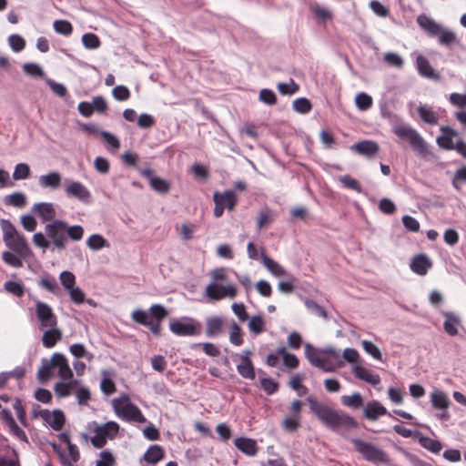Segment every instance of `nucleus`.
Segmentation results:
<instances>
[{"instance_id": "1", "label": "nucleus", "mask_w": 466, "mask_h": 466, "mask_svg": "<svg viewBox=\"0 0 466 466\" xmlns=\"http://www.w3.org/2000/svg\"><path fill=\"white\" fill-rule=\"evenodd\" d=\"M306 400L310 412L326 427L333 431L357 428V421L346 412L334 410L329 405L319 402L317 398L312 395L309 396Z\"/></svg>"}, {"instance_id": "2", "label": "nucleus", "mask_w": 466, "mask_h": 466, "mask_svg": "<svg viewBox=\"0 0 466 466\" xmlns=\"http://www.w3.org/2000/svg\"><path fill=\"white\" fill-rule=\"evenodd\" d=\"M0 227L3 231V240L15 253L22 257H29L32 255L25 237L19 233L14 224L8 219H1Z\"/></svg>"}, {"instance_id": "3", "label": "nucleus", "mask_w": 466, "mask_h": 466, "mask_svg": "<svg viewBox=\"0 0 466 466\" xmlns=\"http://www.w3.org/2000/svg\"><path fill=\"white\" fill-rule=\"evenodd\" d=\"M112 405L116 416L123 420L139 423L147 421V419L141 412L140 409L130 401V399L127 394L114 399Z\"/></svg>"}, {"instance_id": "4", "label": "nucleus", "mask_w": 466, "mask_h": 466, "mask_svg": "<svg viewBox=\"0 0 466 466\" xmlns=\"http://www.w3.org/2000/svg\"><path fill=\"white\" fill-rule=\"evenodd\" d=\"M393 132L400 138L408 140L411 148L420 156L427 157L431 154L428 144L413 127L410 126H396L393 127Z\"/></svg>"}, {"instance_id": "5", "label": "nucleus", "mask_w": 466, "mask_h": 466, "mask_svg": "<svg viewBox=\"0 0 466 466\" xmlns=\"http://www.w3.org/2000/svg\"><path fill=\"white\" fill-rule=\"evenodd\" d=\"M351 442L354 445L355 451L360 453L366 461L374 464H388L390 462V458L387 452L374 444L366 442L360 439H352Z\"/></svg>"}, {"instance_id": "6", "label": "nucleus", "mask_w": 466, "mask_h": 466, "mask_svg": "<svg viewBox=\"0 0 466 466\" xmlns=\"http://www.w3.org/2000/svg\"><path fill=\"white\" fill-rule=\"evenodd\" d=\"M119 424L116 421H107L94 429L95 435L91 438L92 445L96 449H102L107 440H114L119 431Z\"/></svg>"}, {"instance_id": "7", "label": "nucleus", "mask_w": 466, "mask_h": 466, "mask_svg": "<svg viewBox=\"0 0 466 466\" xmlns=\"http://www.w3.org/2000/svg\"><path fill=\"white\" fill-rule=\"evenodd\" d=\"M45 233L54 246V249L64 250L66 248L65 220L55 219L45 227Z\"/></svg>"}, {"instance_id": "8", "label": "nucleus", "mask_w": 466, "mask_h": 466, "mask_svg": "<svg viewBox=\"0 0 466 466\" xmlns=\"http://www.w3.org/2000/svg\"><path fill=\"white\" fill-rule=\"evenodd\" d=\"M33 416L41 417L54 431H61L66 423V417L61 410L50 411L48 410L34 409Z\"/></svg>"}, {"instance_id": "9", "label": "nucleus", "mask_w": 466, "mask_h": 466, "mask_svg": "<svg viewBox=\"0 0 466 466\" xmlns=\"http://www.w3.org/2000/svg\"><path fill=\"white\" fill-rule=\"evenodd\" d=\"M305 355L313 366L326 372H333L337 368L343 365L341 361H339L338 365H335L331 361L322 358L319 351L309 344L306 345L305 347Z\"/></svg>"}, {"instance_id": "10", "label": "nucleus", "mask_w": 466, "mask_h": 466, "mask_svg": "<svg viewBox=\"0 0 466 466\" xmlns=\"http://www.w3.org/2000/svg\"><path fill=\"white\" fill-rule=\"evenodd\" d=\"M167 316V309L160 304L152 305L148 311L136 309L131 313L132 320H164Z\"/></svg>"}, {"instance_id": "11", "label": "nucleus", "mask_w": 466, "mask_h": 466, "mask_svg": "<svg viewBox=\"0 0 466 466\" xmlns=\"http://www.w3.org/2000/svg\"><path fill=\"white\" fill-rule=\"evenodd\" d=\"M66 182H67L68 185L65 192L68 198H74L85 204L89 203L91 194L85 185L79 181H71L69 179H66Z\"/></svg>"}, {"instance_id": "12", "label": "nucleus", "mask_w": 466, "mask_h": 466, "mask_svg": "<svg viewBox=\"0 0 466 466\" xmlns=\"http://www.w3.org/2000/svg\"><path fill=\"white\" fill-rule=\"evenodd\" d=\"M138 171L143 177L148 180L154 191L159 194H167L170 190L169 182L160 177L155 176L151 168H139Z\"/></svg>"}, {"instance_id": "13", "label": "nucleus", "mask_w": 466, "mask_h": 466, "mask_svg": "<svg viewBox=\"0 0 466 466\" xmlns=\"http://www.w3.org/2000/svg\"><path fill=\"white\" fill-rule=\"evenodd\" d=\"M350 149L360 156H363L370 159L379 153L380 146L374 140L364 139L351 145Z\"/></svg>"}, {"instance_id": "14", "label": "nucleus", "mask_w": 466, "mask_h": 466, "mask_svg": "<svg viewBox=\"0 0 466 466\" xmlns=\"http://www.w3.org/2000/svg\"><path fill=\"white\" fill-rule=\"evenodd\" d=\"M169 328L177 336H195L201 332L199 322H170Z\"/></svg>"}, {"instance_id": "15", "label": "nucleus", "mask_w": 466, "mask_h": 466, "mask_svg": "<svg viewBox=\"0 0 466 466\" xmlns=\"http://www.w3.org/2000/svg\"><path fill=\"white\" fill-rule=\"evenodd\" d=\"M441 135L437 137L436 143L440 148L444 150H453V138L459 136V133L450 126H442L440 128Z\"/></svg>"}, {"instance_id": "16", "label": "nucleus", "mask_w": 466, "mask_h": 466, "mask_svg": "<svg viewBox=\"0 0 466 466\" xmlns=\"http://www.w3.org/2000/svg\"><path fill=\"white\" fill-rule=\"evenodd\" d=\"M251 351L245 350L240 355V362L237 366L239 375L245 379L254 380L256 377L255 369L250 360Z\"/></svg>"}, {"instance_id": "17", "label": "nucleus", "mask_w": 466, "mask_h": 466, "mask_svg": "<svg viewBox=\"0 0 466 466\" xmlns=\"http://www.w3.org/2000/svg\"><path fill=\"white\" fill-rule=\"evenodd\" d=\"M416 69L418 73L426 78L440 81L441 76L431 66L429 60L422 55H419L416 58Z\"/></svg>"}, {"instance_id": "18", "label": "nucleus", "mask_w": 466, "mask_h": 466, "mask_svg": "<svg viewBox=\"0 0 466 466\" xmlns=\"http://www.w3.org/2000/svg\"><path fill=\"white\" fill-rule=\"evenodd\" d=\"M32 213H36L43 222H52L56 216L53 203L39 202L35 203L32 208Z\"/></svg>"}, {"instance_id": "19", "label": "nucleus", "mask_w": 466, "mask_h": 466, "mask_svg": "<svg viewBox=\"0 0 466 466\" xmlns=\"http://www.w3.org/2000/svg\"><path fill=\"white\" fill-rule=\"evenodd\" d=\"M352 372L357 379L361 380L372 386H377L381 381L379 374L373 373L371 370L361 365H355L353 367Z\"/></svg>"}, {"instance_id": "20", "label": "nucleus", "mask_w": 466, "mask_h": 466, "mask_svg": "<svg viewBox=\"0 0 466 466\" xmlns=\"http://www.w3.org/2000/svg\"><path fill=\"white\" fill-rule=\"evenodd\" d=\"M52 365H55V370H57L58 376L63 380H67L68 379L73 378V371L71 370L68 362L64 355L55 353L53 355Z\"/></svg>"}, {"instance_id": "21", "label": "nucleus", "mask_w": 466, "mask_h": 466, "mask_svg": "<svg viewBox=\"0 0 466 466\" xmlns=\"http://www.w3.org/2000/svg\"><path fill=\"white\" fill-rule=\"evenodd\" d=\"M387 413V409L377 400L369 401L363 410V415L369 420H376Z\"/></svg>"}, {"instance_id": "22", "label": "nucleus", "mask_w": 466, "mask_h": 466, "mask_svg": "<svg viewBox=\"0 0 466 466\" xmlns=\"http://www.w3.org/2000/svg\"><path fill=\"white\" fill-rule=\"evenodd\" d=\"M410 269L418 275H425L431 267L430 258L425 254L415 256L410 262Z\"/></svg>"}, {"instance_id": "23", "label": "nucleus", "mask_w": 466, "mask_h": 466, "mask_svg": "<svg viewBox=\"0 0 466 466\" xmlns=\"http://www.w3.org/2000/svg\"><path fill=\"white\" fill-rule=\"evenodd\" d=\"M39 185L43 188L57 189L61 186L62 176L57 171H52L39 177Z\"/></svg>"}, {"instance_id": "24", "label": "nucleus", "mask_w": 466, "mask_h": 466, "mask_svg": "<svg viewBox=\"0 0 466 466\" xmlns=\"http://www.w3.org/2000/svg\"><path fill=\"white\" fill-rule=\"evenodd\" d=\"M417 23L431 36H437L441 30V25L426 15H420Z\"/></svg>"}, {"instance_id": "25", "label": "nucleus", "mask_w": 466, "mask_h": 466, "mask_svg": "<svg viewBox=\"0 0 466 466\" xmlns=\"http://www.w3.org/2000/svg\"><path fill=\"white\" fill-rule=\"evenodd\" d=\"M263 266L275 277H281L286 274V269L273 258H269L263 250L259 255Z\"/></svg>"}, {"instance_id": "26", "label": "nucleus", "mask_w": 466, "mask_h": 466, "mask_svg": "<svg viewBox=\"0 0 466 466\" xmlns=\"http://www.w3.org/2000/svg\"><path fill=\"white\" fill-rule=\"evenodd\" d=\"M234 443L240 451L248 456H255L258 452V445L253 439L240 437L237 438Z\"/></svg>"}, {"instance_id": "27", "label": "nucleus", "mask_w": 466, "mask_h": 466, "mask_svg": "<svg viewBox=\"0 0 466 466\" xmlns=\"http://www.w3.org/2000/svg\"><path fill=\"white\" fill-rule=\"evenodd\" d=\"M432 406L437 410H446L449 408L450 400L448 396L441 390H435L431 394Z\"/></svg>"}, {"instance_id": "28", "label": "nucleus", "mask_w": 466, "mask_h": 466, "mask_svg": "<svg viewBox=\"0 0 466 466\" xmlns=\"http://www.w3.org/2000/svg\"><path fill=\"white\" fill-rule=\"evenodd\" d=\"M417 111L423 122L430 125H436L438 123V114L427 105H420Z\"/></svg>"}, {"instance_id": "29", "label": "nucleus", "mask_w": 466, "mask_h": 466, "mask_svg": "<svg viewBox=\"0 0 466 466\" xmlns=\"http://www.w3.org/2000/svg\"><path fill=\"white\" fill-rule=\"evenodd\" d=\"M165 456L164 450L159 445H153L148 448V450L144 454V460L152 464L157 463L161 461Z\"/></svg>"}, {"instance_id": "30", "label": "nucleus", "mask_w": 466, "mask_h": 466, "mask_svg": "<svg viewBox=\"0 0 466 466\" xmlns=\"http://www.w3.org/2000/svg\"><path fill=\"white\" fill-rule=\"evenodd\" d=\"M65 234L66 242L68 239H71L72 241H79L83 238L84 228L80 225L69 226L68 223L65 221Z\"/></svg>"}, {"instance_id": "31", "label": "nucleus", "mask_w": 466, "mask_h": 466, "mask_svg": "<svg viewBox=\"0 0 466 466\" xmlns=\"http://www.w3.org/2000/svg\"><path fill=\"white\" fill-rule=\"evenodd\" d=\"M53 364V356L51 357V359L48 360H42V365L41 367L39 368L38 370V379L40 381H46L47 380H49L53 374H54V370H55V365H52Z\"/></svg>"}, {"instance_id": "32", "label": "nucleus", "mask_w": 466, "mask_h": 466, "mask_svg": "<svg viewBox=\"0 0 466 466\" xmlns=\"http://www.w3.org/2000/svg\"><path fill=\"white\" fill-rule=\"evenodd\" d=\"M4 202L6 206L21 208L26 205V197L22 192H14L5 197Z\"/></svg>"}, {"instance_id": "33", "label": "nucleus", "mask_w": 466, "mask_h": 466, "mask_svg": "<svg viewBox=\"0 0 466 466\" xmlns=\"http://www.w3.org/2000/svg\"><path fill=\"white\" fill-rule=\"evenodd\" d=\"M86 245L95 251L109 247L108 241L100 234L91 235L86 240Z\"/></svg>"}, {"instance_id": "34", "label": "nucleus", "mask_w": 466, "mask_h": 466, "mask_svg": "<svg viewBox=\"0 0 466 466\" xmlns=\"http://www.w3.org/2000/svg\"><path fill=\"white\" fill-rule=\"evenodd\" d=\"M341 403L350 408L360 409L363 406L364 401L360 393L356 392L352 395H344L341 397Z\"/></svg>"}, {"instance_id": "35", "label": "nucleus", "mask_w": 466, "mask_h": 466, "mask_svg": "<svg viewBox=\"0 0 466 466\" xmlns=\"http://www.w3.org/2000/svg\"><path fill=\"white\" fill-rule=\"evenodd\" d=\"M438 36L439 43L447 47H451L452 45L459 43L456 34L451 30L444 29L441 27Z\"/></svg>"}, {"instance_id": "36", "label": "nucleus", "mask_w": 466, "mask_h": 466, "mask_svg": "<svg viewBox=\"0 0 466 466\" xmlns=\"http://www.w3.org/2000/svg\"><path fill=\"white\" fill-rule=\"evenodd\" d=\"M61 339V332L57 329H50L46 330L43 335V344L46 348L54 347L56 342Z\"/></svg>"}, {"instance_id": "37", "label": "nucleus", "mask_w": 466, "mask_h": 466, "mask_svg": "<svg viewBox=\"0 0 466 466\" xmlns=\"http://www.w3.org/2000/svg\"><path fill=\"white\" fill-rule=\"evenodd\" d=\"M307 310L316 318H327V311L325 309L318 304L315 300L307 299L304 302Z\"/></svg>"}, {"instance_id": "38", "label": "nucleus", "mask_w": 466, "mask_h": 466, "mask_svg": "<svg viewBox=\"0 0 466 466\" xmlns=\"http://www.w3.org/2000/svg\"><path fill=\"white\" fill-rule=\"evenodd\" d=\"M27 257H22L14 251H4L2 254V258L9 266L14 268H21L23 267V259Z\"/></svg>"}, {"instance_id": "39", "label": "nucleus", "mask_w": 466, "mask_h": 466, "mask_svg": "<svg viewBox=\"0 0 466 466\" xmlns=\"http://www.w3.org/2000/svg\"><path fill=\"white\" fill-rule=\"evenodd\" d=\"M35 312L38 320H53L55 317L51 307L41 301L36 303Z\"/></svg>"}, {"instance_id": "40", "label": "nucleus", "mask_w": 466, "mask_h": 466, "mask_svg": "<svg viewBox=\"0 0 466 466\" xmlns=\"http://www.w3.org/2000/svg\"><path fill=\"white\" fill-rule=\"evenodd\" d=\"M23 71L25 75L34 78H44L46 75L40 65L34 62L25 63L23 65Z\"/></svg>"}, {"instance_id": "41", "label": "nucleus", "mask_w": 466, "mask_h": 466, "mask_svg": "<svg viewBox=\"0 0 466 466\" xmlns=\"http://www.w3.org/2000/svg\"><path fill=\"white\" fill-rule=\"evenodd\" d=\"M31 175V169L26 163H18L15 165L14 172L12 174L14 180H25L29 178Z\"/></svg>"}, {"instance_id": "42", "label": "nucleus", "mask_w": 466, "mask_h": 466, "mask_svg": "<svg viewBox=\"0 0 466 466\" xmlns=\"http://www.w3.org/2000/svg\"><path fill=\"white\" fill-rule=\"evenodd\" d=\"M372 97L367 93L360 92L355 97V104L358 109L361 111L368 110L372 106Z\"/></svg>"}, {"instance_id": "43", "label": "nucleus", "mask_w": 466, "mask_h": 466, "mask_svg": "<svg viewBox=\"0 0 466 466\" xmlns=\"http://www.w3.org/2000/svg\"><path fill=\"white\" fill-rule=\"evenodd\" d=\"M419 442L424 449L433 453H438L442 449V445L439 441L430 437H421L420 438Z\"/></svg>"}, {"instance_id": "44", "label": "nucleus", "mask_w": 466, "mask_h": 466, "mask_svg": "<svg viewBox=\"0 0 466 466\" xmlns=\"http://www.w3.org/2000/svg\"><path fill=\"white\" fill-rule=\"evenodd\" d=\"M339 181L342 184V186L344 187L352 189L358 193L363 192V189H362L360 182L357 179L351 177L350 175H344V176L339 177Z\"/></svg>"}, {"instance_id": "45", "label": "nucleus", "mask_w": 466, "mask_h": 466, "mask_svg": "<svg viewBox=\"0 0 466 466\" xmlns=\"http://www.w3.org/2000/svg\"><path fill=\"white\" fill-rule=\"evenodd\" d=\"M293 109L300 114H307L312 108V104L309 99L306 97H299L293 101Z\"/></svg>"}, {"instance_id": "46", "label": "nucleus", "mask_w": 466, "mask_h": 466, "mask_svg": "<svg viewBox=\"0 0 466 466\" xmlns=\"http://www.w3.org/2000/svg\"><path fill=\"white\" fill-rule=\"evenodd\" d=\"M82 44L86 49H96L100 46L99 37L94 33H86L82 35Z\"/></svg>"}, {"instance_id": "47", "label": "nucleus", "mask_w": 466, "mask_h": 466, "mask_svg": "<svg viewBox=\"0 0 466 466\" xmlns=\"http://www.w3.org/2000/svg\"><path fill=\"white\" fill-rule=\"evenodd\" d=\"M54 30L63 35H70L73 32V25L67 20H56L53 24Z\"/></svg>"}, {"instance_id": "48", "label": "nucleus", "mask_w": 466, "mask_h": 466, "mask_svg": "<svg viewBox=\"0 0 466 466\" xmlns=\"http://www.w3.org/2000/svg\"><path fill=\"white\" fill-rule=\"evenodd\" d=\"M279 92L283 96H291L295 94L299 86L295 83L293 79H290L289 83L280 82L277 86Z\"/></svg>"}, {"instance_id": "49", "label": "nucleus", "mask_w": 466, "mask_h": 466, "mask_svg": "<svg viewBox=\"0 0 466 466\" xmlns=\"http://www.w3.org/2000/svg\"><path fill=\"white\" fill-rule=\"evenodd\" d=\"M213 288L221 289L222 299H224V298L234 299L237 296V289L233 285L222 286L216 282L209 283V289H211Z\"/></svg>"}, {"instance_id": "50", "label": "nucleus", "mask_w": 466, "mask_h": 466, "mask_svg": "<svg viewBox=\"0 0 466 466\" xmlns=\"http://www.w3.org/2000/svg\"><path fill=\"white\" fill-rule=\"evenodd\" d=\"M4 287L7 292L16 297H22L25 293V288L21 282L8 280L5 281Z\"/></svg>"}, {"instance_id": "51", "label": "nucleus", "mask_w": 466, "mask_h": 466, "mask_svg": "<svg viewBox=\"0 0 466 466\" xmlns=\"http://www.w3.org/2000/svg\"><path fill=\"white\" fill-rule=\"evenodd\" d=\"M8 43L11 49L15 53L21 52L25 47V39L21 35L16 34L11 35L8 37Z\"/></svg>"}, {"instance_id": "52", "label": "nucleus", "mask_w": 466, "mask_h": 466, "mask_svg": "<svg viewBox=\"0 0 466 466\" xmlns=\"http://www.w3.org/2000/svg\"><path fill=\"white\" fill-rule=\"evenodd\" d=\"M104 142L112 149L116 150L120 147V141L116 135L109 131L103 130L100 132Z\"/></svg>"}, {"instance_id": "53", "label": "nucleus", "mask_w": 466, "mask_h": 466, "mask_svg": "<svg viewBox=\"0 0 466 466\" xmlns=\"http://www.w3.org/2000/svg\"><path fill=\"white\" fill-rule=\"evenodd\" d=\"M222 193L216 191L213 194V201L215 203L214 208V216L216 218H220L223 215L224 209H225V202L223 199Z\"/></svg>"}, {"instance_id": "54", "label": "nucleus", "mask_w": 466, "mask_h": 466, "mask_svg": "<svg viewBox=\"0 0 466 466\" xmlns=\"http://www.w3.org/2000/svg\"><path fill=\"white\" fill-rule=\"evenodd\" d=\"M112 96L117 101H126L130 97V91L126 86L119 85L112 89Z\"/></svg>"}, {"instance_id": "55", "label": "nucleus", "mask_w": 466, "mask_h": 466, "mask_svg": "<svg viewBox=\"0 0 466 466\" xmlns=\"http://www.w3.org/2000/svg\"><path fill=\"white\" fill-rule=\"evenodd\" d=\"M40 285L54 294H56L60 289L56 279L50 275L41 279Z\"/></svg>"}, {"instance_id": "56", "label": "nucleus", "mask_w": 466, "mask_h": 466, "mask_svg": "<svg viewBox=\"0 0 466 466\" xmlns=\"http://www.w3.org/2000/svg\"><path fill=\"white\" fill-rule=\"evenodd\" d=\"M32 241L34 245L39 248H42L44 251L50 247V241L46 237V233L36 232L34 234L32 238Z\"/></svg>"}, {"instance_id": "57", "label": "nucleus", "mask_w": 466, "mask_h": 466, "mask_svg": "<svg viewBox=\"0 0 466 466\" xmlns=\"http://www.w3.org/2000/svg\"><path fill=\"white\" fill-rule=\"evenodd\" d=\"M20 222L24 229L29 232L35 231L37 226V221L32 214L22 215Z\"/></svg>"}, {"instance_id": "58", "label": "nucleus", "mask_w": 466, "mask_h": 466, "mask_svg": "<svg viewBox=\"0 0 466 466\" xmlns=\"http://www.w3.org/2000/svg\"><path fill=\"white\" fill-rule=\"evenodd\" d=\"M61 284L64 286L66 290H68L75 287L76 283V277L75 275L68 270H64L60 273L59 276Z\"/></svg>"}, {"instance_id": "59", "label": "nucleus", "mask_w": 466, "mask_h": 466, "mask_svg": "<svg viewBox=\"0 0 466 466\" xmlns=\"http://www.w3.org/2000/svg\"><path fill=\"white\" fill-rule=\"evenodd\" d=\"M363 350L374 359L378 360H382V354L380 349L371 341L362 340L361 342Z\"/></svg>"}, {"instance_id": "60", "label": "nucleus", "mask_w": 466, "mask_h": 466, "mask_svg": "<svg viewBox=\"0 0 466 466\" xmlns=\"http://www.w3.org/2000/svg\"><path fill=\"white\" fill-rule=\"evenodd\" d=\"M93 112L104 114L107 110V103L102 96H94L91 102Z\"/></svg>"}, {"instance_id": "61", "label": "nucleus", "mask_w": 466, "mask_h": 466, "mask_svg": "<svg viewBox=\"0 0 466 466\" xmlns=\"http://www.w3.org/2000/svg\"><path fill=\"white\" fill-rule=\"evenodd\" d=\"M259 100L266 105L272 106L277 103L276 94L268 88H263L259 92Z\"/></svg>"}, {"instance_id": "62", "label": "nucleus", "mask_w": 466, "mask_h": 466, "mask_svg": "<svg viewBox=\"0 0 466 466\" xmlns=\"http://www.w3.org/2000/svg\"><path fill=\"white\" fill-rule=\"evenodd\" d=\"M100 389L102 392L106 395H112L116 391V387L112 379L104 376L100 382Z\"/></svg>"}, {"instance_id": "63", "label": "nucleus", "mask_w": 466, "mask_h": 466, "mask_svg": "<svg viewBox=\"0 0 466 466\" xmlns=\"http://www.w3.org/2000/svg\"><path fill=\"white\" fill-rule=\"evenodd\" d=\"M137 124L140 128L148 129L155 126L156 119L150 114L142 113L138 116Z\"/></svg>"}, {"instance_id": "64", "label": "nucleus", "mask_w": 466, "mask_h": 466, "mask_svg": "<svg viewBox=\"0 0 466 466\" xmlns=\"http://www.w3.org/2000/svg\"><path fill=\"white\" fill-rule=\"evenodd\" d=\"M116 460L113 454L106 450L100 453V460L96 461V466H115Z\"/></svg>"}]
</instances>
